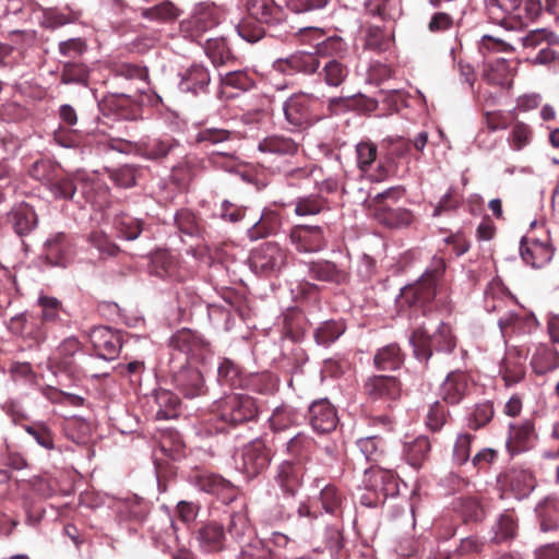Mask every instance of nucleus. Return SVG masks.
Wrapping results in <instances>:
<instances>
[{"label":"nucleus","mask_w":559,"mask_h":559,"mask_svg":"<svg viewBox=\"0 0 559 559\" xmlns=\"http://www.w3.org/2000/svg\"><path fill=\"white\" fill-rule=\"evenodd\" d=\"M399 304L401 308L419 310L424 316L433 307H441L450 311L445 259L441 255H433L420 277L401 289Z\"/></svg>","instance_id":"obj_1"},{"label":"nucleus","mask_w":559,"mask_h":559,"mask_svg":"<svg viewBox=\"0 0 559 559\" xmlns=\"http://www.w3.org/2000/svg\"><path fill=\"white\" fill-rule=\"evenodd\" d=\"M259 405L254 397L243 393L227 394L214 401L210 407L206 423L213 426L209 432H226L231 428L255 421L259 416Z\"/></svg>","instance_id":"obj_2"},{"label":"nucleus","mask_w":559,"mask_h":559,"mask_svg":"<svg viewBox=\"0 0 559 559\" xmlns=\"http://www.w3.org/2000/svg\"><path fill=\"white\" fill-rule=\"evenodd\" d=\"M322 102L314 95L299 92L283 103L286 129L302 132L320 121L325 115L321 111Z\"/></svg>","instance_id":"obj_3"},{"label":"nucleus","mask_w":559,"mask_h":559,"mask_svg":"<svg viewBox=\"0 0 559 559\" xmlns=\"http://www.w3.org/2000/svg\"><path fill=\"white\" fill-rule=\"evenodd\" d=\"M362 485L366 492L360 501L367 507L383 504L389 497H395L400 491L399 477L392 471L378 465L365 469Z\"/></svg>","instance_id":"obj_4"},{"label":"nucleus","mask_w":559,"mask_h":559,"mask_svg":"<svg viewBox=\"0 0 559 559\" xmlns=\"http://www.w3.org/2000/svg\"><path fill=\"white\" fill-rule=\"evenodd\" d=\"M409 343L417 359L428 362L433 350L452 353L456 347V337L448 323H440L432 335H429L424 326L414 329L409 336Z\"/></svg>","instance_id":"obj_5"},{"label":"nucleus","mask_w":559,"mask_h":559,"mask_svg":"<svg viewBox=\"0 0 559 559\" xmlns=\"http://www.w3.org/2000/svg\"><path fill=\"white\" fill-rule=\"evenodd\" d=\"M222 10L213 2H200L191 14L180 21L179 32L183 38L201 43L203 36L221 23Z\"/></svg>","instance_id":"obj_6"},{"label":"nucleus","mask_w":559,"mask_h":559,"mask_svg":"<svg viewBox=\"0 0 559 559\" xmlns=\"http://www.w3.org/2000/svg\"><path fill=\"white\" fill-rule=\"evenodd\" d=\"M171 349V358L180 360L179 364H188L190 360L203 361L212 355L211 343L205 340L199 332L183 328L178 330L168 341Z\"/></svg>","instance_id":"obj_7"},{"label":"nucleus","mask_w":559,"mask_h":559,"mask_svg":"<svg viewBox=\"0 0 559 559\" xmlns=\"http://www.w3.org/2000/svg\"><path fill=\"white\" fill-rule=\"evenodd\" d=\"M8 331L19 336L28 349L38 348L47 338V328L41 325L38 316L24 311L10 318Z\"/></svg>","instance_id":"obj_8"},{"label":"nucleus","mask_w":559,"mask_h":559,"mask_svg":"<svg viewBox=\"0 0 559 559\" xmlns=\"http://www.w3.org/2000/svg\"><path fill=\"white\" fill-rule=\"evenodd\" d=\"M288 252L278 243L267 241L254 249L250 255V265L254 273L272 275L281 272L287 264Z\"/></svg>","instance_id":"obj_9"},{"label":"nucleus","mask_w":559,"mask_h":559,"mask_svg":"<svg viewBox=\"0 0 559 559\" xmlns=\"http://www.w3.org/2000/svg\"><path fill=\"white\" fill-rule=\"evenodd\" d=\"M380 147L379 164L371 175L374 181H382L394 173L396 159L409 153L411 141L402 136H390L381 142Z\"/></svg>","instance_id":"obj_10"},{"label":"nucleus","mask_w":559,"mask_h":559,"mask_svg":"<svg viewBox=\"0 0 559 559\" xmlns=\"http://www.w3.org/2000/svg\"><path fill=\"white\" fill-rule=\"evenodd\" d=\"M273 456L274 451L262 438H257L240 449V468L248 477H257L270 466Z\"/></svg>","instance_id":"obj_11"},{"label":"nucleus","mask_w":559,"mask_h":559,"mask_svg":"<svg viewBox=\"0 0 559 559\" xmlns=\"http://www.w3.org/2000/svg\"><path fill=\"white\" fill-rule=\"evenodd\" d=\"M148 272L159 278L179 283L185 282L192 275L191 272L181 264L179 257L166 249L155 250L150 255Z\"/></svg>","instance_id":"obj_12"},{"label":"nucleus","mask_w":559,"mask_h":559,"mask_svg":"<svg viewBox=\"0 0 559 559\" xmlns=\"http://www.w3.org/2000/svg\"><path fill=\"white\" fill-rule=\"evenodd\" d=\"M169 365L174 373V383L186 397L193 399L207 393V386L199 369L188 364H175L174 357L170 358Z\"/></svg>","instance_id":"obj_13"},{"label":"nucleus","mask_w":559,"mask_h":559,"mask_svg":"<svg viewBox=\"0 0 559 559\" xmlns=\"http://www.w3.org/2000/svg\"><path fill=\"white\" fill-rule=\"evenodd\" d=\"M321 61L314 51L297 50L287 57L276 59L272 68L274 71L293 76L296 74L312 75L320 69Z\"/></svg>","instance_id":"obj_14"},{"label":"nucleus","mask_w":559,"mask_h":559,"mask_svg":"<svg viewBox=\"0 0 559 559\" xmlns=\"http://www.w3.org/2000/svg\"><path fill=\"white\" fill-rule=\"evenodd\" d=\"M132 146L136 155L152 162L162 163L180 150L181 143L174 136L165 134L157 138H146L133 143Z\"/></svg>","instance_id":"obj_15"},{"label":"nucleus","mask_w":559,"mask_h":559,"mask_svg":"<svg viewBox=\"0 0 559 559\" xmlns=\"http://www.w3.org/2000/svg\"><path fill=\"white\" fill-rule=\"evenodd\" d=\"M288 237L294 248L302 253L319 252L328 243L324 229L318 225H295L290 228Z\"/></svg>","instance_id":"obj_16"},{"label":"nucleus","mask_w":559,"mask_h":559,"mask_svg":"<svg viewBox=\"0 0 559 559\" xmlns=\"http://www.w3.org/2000/svg\"><path fill=\"white\" fill-rule=\"evenodd\" d=\"M193 484L201 491L215 496L226 504L235 501L239 492L234 484L214 473L202 472L195 474Z\"/></svg>","instance_id":"obj_17"},{"label":"nucleus","mask_w":559,"mask_h":559,"mask_svg":"<svg viewBox=\"0 0 559 559\" xmlns=\"http://www.w3.org/2000/svg\"><path fill=\"white\" fill-rule=\"evenodd\" d=\"M306 466L301 462L285 460L276 466L274 481L285 497L294 498L302 486Z\"/></svg>","instance_id":"obj_18"},{"label":"nucleus","mask_w":559,"mask_h":559,"mask_svg":"<svg viewBox=\"0 0 559 559\" xmlns=\"http://www.w3.org/2000/svg\"><path fill=\"white\" fill-rule=\"evenodd\" d=\"M90 340L95 355L105 360L117 358L122 347L120 331L108 326L94 328L90 333Z\"/></svg>","instance_id":"obj_19"},{"label":"nucleus","mask_w":559,"mask_h":559,"mask_svg":"<svg viewBox=\"0 0 559 559\" xmlns=\"http://www.w3.org/2000/svg\"><path fill=\"white\" fill-rule=\"evenodd\" d=\"M472 384V378L466 371L453 370L441 383L439 395L444 403L457 405L469 394Z\"/></svg>","instance_id":"obj_20"},{"label":"nucleus","mask_w":559,"mask_h":559,"mask_svg":"<svg viewBox=\"0 0 559 559\" xmlns=\"http://www.w3.org/2000/svg\"><path fill=\"white\" fill-rule=\"evenodd\" d=\"M537 435L534 423L530 419L519 424H511L508 430L506 448L511 456L524 453L533 449Z\"/></svg>","instance_id":"obj_21"},{"label":"nucleus","mask_w":559,"mask_h":559,"mask_svg":"<svg viewBox=\"0 0 559 559\" xmlns=\"http://www.w3.org/2000/svg\"><path fill=\"white\" fill-rule=\"evenodd\" d=\"M199 549L205 554H217L226 549V532L223 524L216 521L201 523L195 531Z\"/></svg>","instance_id":"obj_22"},{"label":"nucleus","mask_w":559,"mask_h":559,"mask_svg":"<svg viewBox=\"0 0 559 559\" xmlns=\"http://www.w3.org/2000/svg\"><path fill=\"white\" fill-rule=\"evenodd\" d=\"M499 481L503 487L511 490L518 499L528 497L537 484L534 474L530 469L520 466H513L501 474Z\"/></svg>","instance_id":"obj_23"},{"label":"nucleus","mask_w":559,"mask_h":559,"mask_svg":"<svg viewBox=\"0 0 559 559\" xmlns=\"http://www.w3.org/2000/svg\"><path fill=\"white\" fill-rule=\"evenodd\" d=\"M309 423L318 433H330L338 424L337 411L326 399L312 402L308 411Z\"/></svg>","instance_id":"obj_24"},{"label":"nucleus","mask_w":559,"mask_h":559,"mask_svg":"<svg viewBox=\"0 0 559 559\" xmlns=\"http://www.w3.org/2000/svg\"><path fill=\"white\" fill-rule=\"evenodd\" d=\"M246 8L250 17L269 26L280 25L287 17L285 9L275 0H247Z\"/></svg>","instance_id":"obj_25"},{"label":"nucleus","mask_w":559,"mask_h":559,"mask_svg":"<svg viewBox=\"0 0 559 559\" xmlns=\"http://www.w3.org/2000/svg\"><path fill=\"white\" fill-rule=\"evenodd\" d=\"M364 392L371 401H394L401 395V383L392 376H372L365 381Z\"/></svg>","instance_id":"obj_26"},{"label":"nucleus","mask_w":559,"mask_h":559,"mask_svg":"<svg viewBox=\"0 0 559 559\" xmlns=\"http://www.w3.org/2000/svg\"><path fill=\"white\" fill-rule=\"evenodd\" d=\"M378 103L365 95L357 94L346 97H332L328 102L326 116H341L350 111L370 112L376 110Z\"/></svg>","instance_id":"obj_27"},{"label":"nucleus","mask_w":559,"mask_h":559,"mask_svg":"<svg viewBox=\"0 0 559 559\" xmlns=\"http://www.w3.org/2000/svg\"><path fill=\"white\" fill-rule=\"evenodd\" d=\"M526 355V352L518 347L507 352L500 366V374L506 386H512L524 379Z\"/></svg>","instance_id":"obj_28"},{"label":"nucleus","mask_w":559,"mask_h":559,"mask_svg":"<svg viewBox=\"0 0 559 559\" xmlns=\"http://www.w3.org/2000/svg\"><path fill=\"white\" fill-rule=\"evenodd\" d=\"M46 262L52 266H67L72 259L70 240L63 233L51 236L44 246Z\"/></svg>","instance_id":"obj_29"},{"label":"nucleus","mask_w":559,"mask_h":559,"mask_svg":"<svg viewBox=\"0 0 559 559\" xmlns=\"http://www.w3.org/2000/svg\"><path fill=\"white\" fill-rule=\"evenodd\" d=\"M308 274L312 280L335 285H344L349 281V274L329 260H317L307 263Z\"/></svg>","instance_id":"obj_30"},{"label":"nucleus","mask_w":559,"mask_h":559,"mask_svg":"<svg viewBox=\"0 0 559 559\" xmlns=\"http://www.w3.org/2000/svg\"><path fill=\"white\" fill-rule=\"evenodd\" d=\"M499 329L503 337L513 334H531L538 326V321L533 313H507L498 320Z\"/></svg>","instance_id":"obj_31"},{"label":"nucleus","mask_w":559,"mask_h":559,"mask_svg":"<svg viewBox=\"0 0 559 559\" xmlns=\"http://www.w3.org/2000/svg\"><path fill=\"white\" fill-rule=\"evenodd\" d=\"M535 514L539 530L544 533L559 530V497L547 496L538 501Z\"/></svg>","instance_id":"obj_32"},{"label":"nucleus","mask_w":559,"mask_h":559,"mask_svg":"<svg viewBox=\"0 0 559 559\" xmlns=\"http://www.w3.org/2000/svg\"><path fill=\"white\" fill-rule=\"evenodd\" d=\"M8 221L14 233L20 237L29 235L38 225V216L34 207L27 203L15 205L10 211Z\"/></svg>","instance_id":"obj_33"},{"label":"nucleus","mask_w":559,"mask_h":559,"mask_svg":"<svg viewBox=\"0 0 559 559\" xmlns=\"http://www.w3.org/2000/svg\"><path fill=\"white\" fill-rule=\"evenodd\" d=\"M210 83L209 70L202 64L194 63L182 73L179 88L181 92L192 93L193 95L205 94L209 91Z\"/></svg>","instance_id":"obj_34"},{"label":"nucleus","mask_w":559,"mask_h":559,"mask_svg":"<svg viewBox=\"0 0 559 559\" xmlns=\"http://www.w3.org/2000/svg\"><path fill=\"white\" fill-rule=\"evenodd\" d=\"M522 260L532 267H543L554 255L552 248L536 239H523L520 246Z\"/></svg>","instance_id":"obj_35"},{"label":"nucleus","mask_w":559,"mask_h":559,"mask_svg":"<svg viewBox=\"0 0 559 559\" xmlns=\"http://www.w3.org/2000/svg\"><path fill=\"white\" fill-rule=\"evenodd\" d=\"M454 510L462 518L464 524L480 523L487 515L485 506L478 495H466L456 498Z\"/></svg>","instance_id":"obj_36"},{"label":"nucleus","mask_w":559,"mask_h":559,"mask_svg":"<svg viewBox=\"0 0 559 559\" xmlns=\"http://www.w3.org/2000/svg\"><path fill=\"white\" fill-rule=\"evenodd\" d=\"M181 14L182 10L170 0H159L152 7L141 9L140 12L142 19L159 24H171Z\"/></svg>","instance_id":"obj_37"},{"label":"nucleus","mask_w":559,"mask_h":559,"mask_svg":"<svg viewBox=\"0 0 559 559\" xmlns=\"http://www.w3.org/2000/svg\"><path fill=\"white\" fill-rule=\"evenodd\" d=\"M317 448L316 440L305 433L298 432L286 443V453L294 462H301L306 466V462L310 460L311 454Z\"/></svg>","instance_id":"obj_38"},{"label":"nucleus","mask_w":559,"mask_h":559,"mask_svg":"<svg viewBox=\"0 0 559 559\" xmlns=\"http://www.w3.org/2000/svg\"><path fill=\"white\" fill-rule=\"evenodd\" d=\"M298 148L299 144L292 138L280 134L269 135L258 144L260 152L278 156H294L297 154Z\"/></svg>","instance_id":"obj_39"},{"label":"nucleus","mask_w":559,"mask_h":559,"mask_svg":"<svg viewBox=\"0 0 559 559\" xmlns=\"http://www.w3.org/2000/svg\"><path fill=\"white\" fill-rule=\"evenodd\" d=\"M518 516L514 510H504L492 525L493 544H501L513 539L518 534Z\"/></svg>","instance_id":"obj_40"},{"label":"nucleus","mask_w":559,"mask_h":559,"mask_svg":"<svg viewBox=\"0 0 559 559\" xmlns=\"http://www.w3.org/2000/svg\"><path fill=\"white\" fill-rule=\"evenodd\" d=\"M38 306L41 311L38 316V319L41 322V325L47 328L50 324L64 323V317H68L67 311L64 310L60 300L55 297L41 295L38 298Z\"/></svg>","instance_id":"obj_41"},{"label":"nucleus","mask_w":559,"mask_h":559,"mask_svg":"<svg viewBox=\"0 0 559 559\" xmlns=\"http://www.w3.org/2000/svg\"><path fill=\"white\" fill-rule=\"evenodd\" d=\"M247 373L229 358H223L217 367V382L230 389H242Z\"/></svg>","instance_id":"obj_42"},{"label":"nucleus","mask_w":559,"mask_h":559,"mask_svg":"<svg viewBox=\"0 0 559 559\" xmlns=\"http://www.w3.org/2000/svg\"><path fill=\"white\" fill-rule=\"evenodd\" d=\"M346 331V323L342 319H330L321 322L313 330V340L319 346L330 347Z\"/></svg>","instance_id":"obj_43"},{"label":"nucleus","mask_w":559,"mask_h":559,"mask_svg":"<svg viewBox=\"0 0 559 559\" xmlns=\"http://www.w3.org/2000/svg\"><path fill=\"white\" fill-rule=\"evenodd\" d=\"M378 222L389 228H404L408 227L413 221L414 215L407 209H391L385 205H380L376 212Z\"/></svg>","instance_id":"obj_44"},{"label":"nucleus","mask_w":559,"mask_h":559,"mask_svg":"<svg viewBox=\"0 0 559 559\" xmlns=\"http://www.w3.org/2000/svg\"><path fill=\"white\" fill-rule=\"evenodd\" d=\"M81 343L76 337L66 338L50 359L51 367L60 371H71L73 368V356L81 350Z\"/></svg>","instance_id":"obj_45"},{"label":"nucleus","mask_w":559,"mask_h":559,"mask_svg":"<svg viewBox=\"0 0 559 559\" xmlns=\"http://www.w3.org/2000/svg\"><path fill=\"white\" fill-rule=\"evenodd\" d=\"M294 204V213L297 216H313L331 209L329 200L320 193L298 197Z\"/></svg>","instance_id":"obj_46"},{"label":"nucleus","mask_w":559,"mask_h":559,"mask_svg":"<svg viewBox=\"0 0 559 559\" xmlns=\"http://www.w3.org/2000/svg\"><path fill=\"white\" fill-rule=\"evenodd\" d=\"M204 51L215 67L234 63L236 57L224 37L209 38Z\"/></svg>","instance_id":"obj_47"},{"label":"nucleus","mask_w":559,"mask_h":559,"mask_svg":"<svg viewBox=\"0 0 559 559\" xmlns=\"http://www.w3.org/2000/svg\"><path fill=\"white\" fill-rule=\"evenodd\" d=\"M281 226V215L276 211H263L260 219L248 229V237L258 240L275 234Z\"/></svg>","instance_id":"obj_48"},{"label":"nucleus","mask_w":559,"mask_h":559,"mask_svg":"<svg viewBox=\"0 0 559 559\" xmlns=\"http://www.w3.org/2000/svg\"><path fill=\"white\" fill-rule=\"evenodd\" d=\"M280 380L276 376L269 371L259 373H247L242 389L271 395L278 390Z\"/></svg>","instance_id":"obj_49"},{"label":"nucleus","mask_w":559,"mask_h":559,"mask_svg":"<svg viewBox=\"0 0 559 559\" xmlns=\"http://www.w3.org/2000/svg\"><path fill=\"white\" fill-rule=\"evenodd\" d=\"M299 414L296 408L287 404L275 407L269 418V427L273 432L285 431L299 421Z\"/></svg>","instance_id":"obj_50"},{"label":"nucleus","mask_w":559,"mask_h":559,"mask_svg":"<svg viewBox=\"0 0 559 559\" xmlns=\"http://www.w3.org/2000/svg\"><path fill=\"white\" fill-rule=\"evenodd\" d=\"M317 73L328 86L338 87L345 82L349 70L342 60L333 58L326 60Z\"/></svg>","instance_id":"obj_51"},{"label":"nucleus","mask_w":559,"mask_h":559,"mask_svg":"<svg viewBox=\"0 0 559 559\" xmlns=\"http://www.w3.org/2000/svg\"><path fill=\"white\" fill-rule=\"evenodd\" d=\"M90 80V68L86 63L78 60H68L62 63L60 82L62 84H76L86 86Z\"/></svg>","instance_id":"obj_52"},{"label":"nucleus","mask_w":559,"mask_h":559,"mask_svg":"<svg viewBox=\"0 0 559 559\" xmlns=\"http://www.w3.org/2000/svg\"><path fill=\"white\" fill-rule=\"evenodd\" d=\"M536 374H545L559 367V354L548 345H539L531 360Z\"/></svg>","instance_id":"obj_53"},{"label":"nucleus","mask_w":559,"mask_h":559,"mask_svg":"<svg viewBox=\"0 0 559 559\" xmlns=\"http://www.w3.org/2000/svg\"><path fill=\"white\" fill-rule=\"evenodd\" d=\"M431 442L426 436H419L405 444V457L409 465L419 468L429 460Z\"/></svg>","instance_id":"obj_54"},{"label":"nucleus","mask_w":559,"mask_h":559,"mask_svg":"<svg viewBox=\"0 0 559 559\" xmlns=\"http://www.w3.org/2000/svg\"><path fill=\"white\" fill-rule=\"evenodd\" d=\"M106 107L118 118L133 120L138 117L140 107L132 100L131 96L126 94L112 95L105 102Z\"/></svg>","instance_id":"obj_55"},{"label":"nucleus","mask_w":559,"mask_h":559,"mask_svg":"<svg viewBox=\"0 0 559 559\" xmlns=\"http://www.w3.org/2000/svg\"><path fill=\"white\" fill-rule=\"evenodd\" d=\"M403 360L400 346L397 344H389L376 353L373 365L379 370H396L402 366Z\"/></svg>","instance_id":"obj_56"},{"label":"nucleus","mask_w":559,"mask_h":559,"mask_svg":"<svg viewBox=\"0 0 559 559\" xmlns=\"http://www.w3.org/2000/svg\"><path fill=\"white\" fill-rule=\"evenodd\" d=\"M308 325V319L301 310L290 309L284 314V333L295 342L304 337Z\"/></svg>","instance_id":"obj_57"},{"label":"nucleus","mask_w":559,"mask_h":559,"mask_svg":"<svg viewBox=\"0 0 559 559\" xmlns=\"http://www.w3.org/2000/svg\"><path fill=\"white\" fill-rule=\"evenodd\" d=\"M485 80L491 85L509 86L512 80V71L507 60L498 59L488 63L484 70Z\"/></svg>","instance_id":"obj_58"},{"label":"nucleus","mask_w":559,"mask_h":559,"mask_svg":"<svg viewBox=\"0 0 559 559\" xmlns=\"http://www.w3.org/2000/svg\"><path fill=\"white\" fill-rule=\"evenodd\" d=\"M347 52V45L340 36H330L314 46V53L318 59H340Z\"/></svg>","instance_id":"obj_59"},{"label":"nucleus","mask_w":559,"mask_h":559,"mask_svg":"<svg viewBox=\"0 0 559 559\" xmlns=\"http://www.w3.org/2000/svg\"><path fill=\"white\" fill-rule=\"evenodd\" d=\"M236 132L221 127L203 126L194 136L198 144L216 145L235 139Z\"/></svg>","instance_id":"obj_60"},{"label":"nucleus","mask_w":559,"mask_h":559,"mask_svg":"<svg viewBox=\"0 0 559 559\" xmlns=\"http://www.w3.org/2000/svg\"><path fill=\"white\" fill-rule=\"evenodd\" d=\"M227 533L237 543L242 542L247 535L252 533V527L246 509L233 512L229 515Z\"/></svg>","instance_id":"obj_61"},{"label":"nucleus","mask_w":559,"mask_h":559,"mask_svg":"<svg viewBox=\"0 0 559 559\" xmlns=\"http://www.w3.org/2000/svg\"><path fill=\"white\" fill-rule=\"evenodd\" d=\"M493 402L484 401L477 403L467 417V426L472 430H479L486 427L493 418Z\"/></svg>","instance_id":"obj_62"},{"label":"nucleus","mask_w":559,"mask_h":559,"mask_svg":"<svg viewBox=\"0 0 559 559\" xmlns=\"http://www.w3.org/2000/svg\"><path fill=\"white\" fill-rule=\"evenodd\" d=\"M154 397L158 406L156 413L158 418L169 419L177 416L180 400L175 393L160 389L155 392Z\"/></svg>","instance_id":"obj_63"},{"label":"nucleus","mask_w":559,"mask_h":559,"mask_svg":"<svg viewBox=\"0 0 559 559\" xmlns=\"http://www.w3.org/2000/svg\"><path fill=\"white\" fill-rule=\"evenodd\" d=\"M114 226L119 235L127 240L136 239L143 230V222L127 213L116 215Z\"/></svg>","instance_id":"obj_64"}]
</instances>
